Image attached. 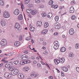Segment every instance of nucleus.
I'll return each mask as SVG.
<instances>
[{
	"label": "nucleus",
	"mask_w": 79,
	"mask_h": 79,
	"mask_svg": "<svg viewBox=\"0 0 79 79\" xmlns=\"http://www.w3.org/2000/svg\"><path fill=\"white\" fill-rule=\"evenodd\" d=\"M30 30L31 31V32H34L35 31V28H34V27H31V25H30Z\"/></svg>",
	"instance_id": "aec40b11"
},
{
	"label": "nucleus",
	"mask_w": 79,
	"mask_h": 79,
	"mask_svg": "<svg viewBox=\"0 0 79 79\" xmlns=\"http://www.w3.org/2000/svg\"><path fill=\"white\" fill-rule=\"evenodd\" d=\"M20 64L21 65H24V64H26L25 60L21 61L20 62Z\"/></svg>",
	"instance_id": "c85d7f7f"
},
{
	"label": "nucleus",
	"mask_w": 79,
	"mask_h": 79,
	"mask_svg": "<svg viewBox=\"0 0 79 79\" xmlns=\"http://www.w3.org/2000/svg\"><path fill=\"white\" fill-rule=\"evenodd\" d=\"M3 56H4V55H3V54H1V55H0V58H2V57H3Z\"/></svg>",
	"instance_id": "0e129e2a"
},
{
	"label": "nucleus",
	"mask_w": 79,
	"mask_h": 79,
	"mask_svg": "<svg viewBox=\"0 0 79 79\" xmlns=\"http://www.w3.org/2000/svg\"><path fill=\"white\" fill-rule=\"evenodd\" d=\"M24 71L25 72H27V71H29V69H28L27 68V67H25L24 68Z\"/></svg>",
	"instance_id": "72a5a7b5"
},
{
	"label": "nucleus",
	"mask_w": 79,
	"mask_h": 79,
	"mask_svg": "<svg viewBox=\"0 0 79 79\" xmlns=\"http://www.w3.org/2000/svg\"><path fill=\"white\" fill-rule=\"evenodd\" d=\"M23 40V36H22L21 35L20 36V37H19V40L20 41H21V40Z\"/></svg>",
	"instance_id": "de8ad7c7"
},
{
	"label": "nucleus",
	"mask_w": 79,
	"mask_h": 79,
	"mask_svg": "<svg viewBox=\"0 0 79 79\" xmlns=\"http://www.w3.org/2000/svg\"><path fill=\"white\" fill-rule=\"evenodd\" d=\"M37 13V11L35 10H34L31 9V13L30 14H32V15H35V14H36Z\"/></svg>",
	"instance_id": "2eb2a0df"
},
{
	"label": "nucleus",
	"mask_w": 79,
	"mask_h": 79,
	"mask_svg": "<svg viewBox=\"0 0 79 79\" xmlns=\"http://www.w3.org/2000/svg\"><path fill=\"white\" fill-rule=\"evenodd\" d=\"M73 56L74 55L73 53H70L69 56V57H70V58H72V57H73Z\"/></svg>",
	"instance_id": "c03bdc74"
},
{
	"label": "nucleus",
	"mask_w": 79,
	"mask_h": 79,
	"mask_svg": "<svg viewBox=\"0 0 79 79\" xmlns=\"http://www.w3.org/2000/svg\"><path fill=\"white\" fill-rule=\"evenodd\" d=\"M61 25L59 23H56L55 24V27L56 29H60Z\"/></svg>",
	"instance_id": "0eeeda50"
},
{
	"label": "nucleus",
	"mask_w": 79,
	"mask_h": 79,
	"mask_svg": "<svg viewBox=\"0 0 79 79\" xmlns=\"http://www.w3.org/2000/svg\"><path fill=\"white\" fill-rule=\"evenodd\" d=\"M8 55L9 56H12V55H13V54H12V53H10L8 54Z\"/></svg>",
	"instance_id": "bf43d9fd"
},
{
	"label": "nucleus",
	"mask_w": 79,
	"mask_h": 79,
	"mask_svg": "<svg viewBox=\"0 0 79 79\" xmlns=\"http://www.w3.org/2000/svg\"><path fill=\"white\" fill-rule=\"evenodd\" d=\"M43 38H41L40 39V42H43Z\"/></svg>",
	"instance_id": "4d7b16f0"
},
{
	"label": "nucleus",
	"mask_w": 79,
	"mask_h": 79,
	"mask_svg": "<svg viewBox=\"0 0 79 79\" xmlns=\"http://www.w3.org/2000/svg\"><path fill=\"white\" fill-rule=\"evenodd\" d=\"M76 3V2L74 1H72L71 2V5H74V3Z\"/></svg>",
	"instance_id": "a18cd8bd"
},
{
	"label": "nucleus",
	"mask_w": 79,
	"mask_h": 79,
	"mask_svg": "<svg viewBox=\"0 0 79 79\" xmlns=\"http://www.w3.org/2000/svg\"><path fill=\"white\" fill-rule=\"evenodd\" d=\"M20 59L21 60H26L28 59V57L26 55L24 54L20 58Z\"/></svg>",
	"instance_id": "20e7f679"
},
{
	"label": "nucleus",
	"mask_w": 79,
	"mask_h": 79,
	"mask_svg": "<svg viewBox=\"0 0 79 79\" xmlns=\"http://www.w3.org/2000/svg\"><path fill=\"white\" fill-rule=\"evenodd\" d=\"M40 8H44V6L43 5H40L39 7Z\"/></svg>",
	"instance_id": "5fc2aeb1"
},
{
	"label": "nucleus",
	"mask_w": 79,
	"mask_h": 79,
	"mask_svg": "<svg viewBox=\"0 0 79 79\" xmlns=\"http://www.w3.org/2000/svg\"><path fill=\"white\" fill-rule=\"evenodd\" d=\"M32 10V9H27L26 10V11L27 13L30 14L31 13V11Z\"/></svg>",
	"instance_id": "bb28decb"
},
{
	"label": "nucleus",
	"mask_w": 79,
	"mask_h": 79,
	"mask_svg": "<svg viewBox=\"0 0 79 79\" xmlns=\"http://www.w3.org/2000/svg\"><path fill=\"white\" fill-rule=\"evenodd\" d=\"M52 16L53 15L52 14V13H49L47 15V17H48L49 18H51L52 17Z\"/></svg>",
	"instance_id": "b1692460"
},
{
	"label": "nucleus",
	"mask_w": 79,
	"mask_h": 79,
	"mask_svg": "<svg viewBox=\"0 0 79 79\" xmlns=\"http://www.w3.org/2000/svg\"><path fill=\"white\" fill-rule=\"evenodd\" d=\"M62 70L64 72H67L68 71V69L66 67H64L62 68Z\"/></svg>",
	"instance_id": "dca6fc26"
},
{
	"label": "nucleus",
	"mask_w": 79,
	"mask_h": 79,
	"mask_svg": "<svg viewBox=\"0 0 79 79\" xmlns=\"http://www.w3.org/2000/svg\"><path fill=\"white\" fill-rule=\"evenodd\" d=\"M34 59H35V57H34V56H32L31 57V59L33 60H34Z\"/></svg>",
	"instance_id": "680f3d73"
},
{
	"label": "nucleus",
	"mask_w": 79,
	"mask_h": 79,
	"mask_svg": "<svg viewBox=\"0 0 79 79\" xmlns=\"http://www.w3.org/2000/svg\"><path fill=\"white\" fill-rule=\"evenodd\" d=\"M58 32H56L54 33V35H58Z\"/></svg>",
	"instance_id": "774afa93"
},
{
	"label": "nucleus",
	"mask_w": 79,
	"mask_h": 79,
	"mask_svg": "<svg viewBox=\"0 0 79 79\" xmlns=\"http://www.w3.org/2000/svg\"><path fill=\"white\" fill-rule=\"evenodd\" d=\"M42 22L41 21H38L37 22L36 26L40 27L42 26Z\"/></svg>",
	"instance_id": "4468645a"
},
{
	"label": "nucleus",
	"mask_w": 79,
	"mask_h": 79,
	"mask_svg": "<svg viewBox=\"0 0 79 79\" xmlns=\"http://www.w3.org/2000/svg\"><path fill=\"white\" fill-rule=\"evenodd\" d=\"M7 58V57H5L4 58H3L2 60H1L2 62H5L6 60V59Z\"/></svg>",
	"instance_id": "a19ab883"
},
{
	"label": "nucleus",
	"mask_w": 79,
	"mask_h": 79,
	"mask_svg": "<svg viewBox=\"0 0 79 79\" xmlns=\"http://www.w3.org/2000/svg\"><path fill=\"white\" fill-rule=\"evenodd\" d=\"M76 16L74 15H73L71 17V19L72 20H74L75 19H76Z\"/></svg>",
	"instance_id": "c756f323"
},
{
	"label": "nucleus",
	"mask_w": 79,
	"mask_h": 79,
	"mask_svg": "<svg viewBox=\"0 0 79 79\" xmlns=\"http://www.w3.org/2000/svg\"><path fill=\"white\" fill-rule=\"evenodd\" d=\"M49 24L48 22H45L44 24V28H47L48 27Z\"/></svg>",
	"instance_id": "6ab92c4d"
},
{
	"label": "nucleus",
	"mask_w": 79,
	"mask_h": 79,
	"mask_svg": "<svg viewBox=\"0 0 79 79\" xmlns=\"http://www.w3.org/2000/svg\"><path fill=\"white\" fill-rule=\"evenodd\" d=\"M54 45L60 46L59 42L58 41H56L54 42Z\"/></svg>",
	"instance_id": "7c9ffc66"
},
{
	"label": "nucleus",
	"mask_w": 79,
	"mask_h": 79,
	"mask_svg": "<svg viewBox=\"0 0 79 79\" xmlns=\"http://www.w3.org/2000/svg\"><path fill=\"white\" fill-rule=\"evenodd\" d=\"M25 61V64L30 63H31V60H27Z\"/></svg>",
	"instance_id": "c9c22d12"
},
{
	"label": "nucleus",
	"mask_w": 79,
	"mask_h": 79,
	"mask_svg": "<svg viewBox=\"0 0 79 79\" xmlns=\"http://www.w3.org/2000/svg\"><path fill=\"white\" fill-rule=\"evenodd\" d=\"M42 0H36L35 1V3H40V2Z\"/></svg>",
	"instance_id": "79ce46f5"
},
{
	"label": "nucleus",
	"mask_w": 79,
	"mask_h": 79,
	"mask_svg": "<svg viewBox=\"0 0 79 79\" xmlns=\"http://www.w3.org/2000/svg\"><path fill=\"white\" fill-rule=\"evenodd\" d=\"M1 23L2 26H5L6 25V23L3 20H2L1 21Z\"/></svg>",
	"instance_id": "a211bd4d"
},
{
	"label": "nucleus",
	"mask_w": 79,
	"mask_h": 79,
	"mask_svg": "<svg viewBox=\"0 0 79 79\" xmlns=\"http://www.w3.org/2000/svg\"><path fill=\"white\" fill-rule=\"evenodd\" d=\"M47 15V14H46V13L45 12H43L42 13V17L43 18H44Z\"/></svg>",
	"instance_id": "cd10ccee"
},
{
	"label": "nucleus",
	"mask_w": 79,
	"mask_h": 79,
	"mask_svg": "<svg viewBox=\"0 0 79 79\" xmlns=\"http://www.w3.org/2000/svg\"><path fill=\"white\" fill-rule=\"evenodd\" d=\"M34 73H35V72H33L31 74L30 76H34Z\"/></svg>",
	"instance_id": "49530a36"
},
{
	"label": "nucleus",
	"mask_w": 79,
	"mask_h": 79,
	"mask_svg": "<svg viewBox=\"0 0 79 79\" xmlns=\"http://www.w3.org/2000/svg\"><path fill=\"white\" fill-rule=\"evenodd\" d=\"M53 3V1L52 0L50 1L48 3L49 5H52Z\"/></svg>",
	"instance_id": "2f4dec72"
},
{
	"label": "nucleus",
	"mask_w": 79,
	"mask_h": 79,
	"mask_svg": "<svg viewBox=\"0 0 79 79\" xmlns=\"http://www.w3.org/2000/svg\"><path fill=\"white\" fill-rule=\"evenodd\" d=\"M61 75L62 76H64V73H63V72H61Z\"/></svg>",
	"instance_id": "6e6d98bb"
},
{
	"label": "nucleus",
	"mask_w": 79,
	"mask_h": 79,
	"mask_svg": "<svg viewBox=\"0 0 79 79\" xmlns=\"http://www.w3.org/2000/svg\"><path fill=\"white\" fill-rule=\"evenodd\" d=\"M20 42L19 41H16L14 43V45L15 47H19L20 45Z\"/></svg>",
	"instance_id": "9b49d317"
},
{
	"label": "nucleus",
	"mask_w": 79,
	"mask_h": 79,
	"mask_svg": "<svg viewBox=\"0 0 79 79\" xmlns=\"http://www.w3.org/2000/svg\"><path fill=\"white\" fill-rule=\"evenodd\" d=\"M3 16L5 18H8L10 17V14L6 11H4L3 12Z\"/></svg>",
	"instance_id": "39448f33"
},
{
	"label": "nucleus",
	"mask_w": 79,
	"mask_h": 79,
	"mask_svg": "<svg viewBox=\"0 0 79 79\" xmlns=\"http://www.w3.org/2000/svg\"><path fill=\"white\" fill-rule=\"evenodd\" d=\"M21 7L22 10V11H23V10L24 9V6H23V4L22 3L21 4Z\"/></svg>",
	"instance_id": "09e8293b"
},
{
	"label": "nucleus",
	"mask_w": 79,
	"mask_h": 79,
	"mask_svg": "<svg viewBox=\"0 0 79 79\" xmlns=\"http://www.w3.org/2000/svg\"><path fill=\"white\" fill-rule=\"evenodd\" d=\"M31 39V37L30 36H29L26 38V40H27V41H29V40H30Z\"/></svg>",
	"instance_id": "37998d69"
},
{
	"label": "nucleus",
	"mask_w": 79,
	"mask_h": 79,
	"mask_svg": "<svg viewBox=\"0 0 79 79\" xmlns=\"http://www.w3.org/2000/svg\"><path fill=\"white\" fill-rule=\"evenodd\" d=\"M74 7L73 6H72L70 8V10H69V12L70 13H73L74 12Z\"/></svg>",
	"instance_id": "1a4fd4ad"
},
{
	"label": "nucleus",
	"mask_w": 79,
	"mask_h": 79,
	"mask_svg": "<svg viewBox=\"0 0 79 79\" xmlns=\"http://www.w3.org/2000/svg\"><path fill=\"white\" fill-rule=\"evenodd\" d=\"M62 37L63 38H65V37H66V36H65V35H62Z\"/></svg>",
	"instance_id": "338daca9"
},
{
	"label": "nucleus",
	"mask_w": 79,
	"mask_h": 79,
	"mask_svg": "<svg viewBox=\"0 0 79 79\" xmlns=\"http://www.w3.org/2000/svg\"><path fill=\"white\" fill-rule=\"evenodd\" d=\"M43 53L44 55H47L48 54V52L47 51H45Z\"/></svg>",
	"instance_id": "603ef678"
},
{
	"label": "nucleus",
	"mask_w": 79,
	"mask_h": 79,
	"mask_svg": "<svg viewBox=\"0 0 79 79\" xmlns=\"http://www.w3.org/2000/svg\"><path fill=\"white\" fill-rule=\"evenodd\" d=\"M75 48H76L77 49V48H79V44L77 43L76 44H75Z\"/></svg>",
	"instance_id": "4c0bfd02"
},
{
	"label": "nucleus",
	"mask_w": 79,
	"mask_h": 79,
	"mask_svg": "<svg viewBox=\"0 0 79 79\" xmlns=\"http://www.w3.org/2000/svg\"><path fill=\"white\" fill-rule=\"evenodd\" d=\"M18 77L19 79H23L24 77V76L22 73H19L18 74Z\"/></svg>",
	"instance_id": "ddd939ff"
},
{
	"label": "nucleus",
	"mask_w": 79,
	"mask_h": 79,
	"mask_svg": "<svg viewBox=\"0 0 79 79\" xmlns=\"http://www.w3.org/2000/svg\"><path fill=\"white\" fill-rule=\"evenodd\" d=\"M76 70L78 73H79V67H77L76 68Z\"/></svg>",
	"instance_id": "8fccbe9b"
},
{
	"label": "nucleus",
	"mask_w": 79,
	"mask_h": 79,
	"mask_svg": "<svg viewBox=\"0 0 79 79\" xmlns=\"http://www.w3.org/2000/svg\"><path fill=\"white\" fill-rule=\"evenodd\" d=\"M38 76H39V74L37 73H35V72L34 77H38Z\"/></svg>",
	"instance_id": "e433bc0d"
},
{
	"label": "nucleus",
	"mask_w": 79,
	"mask_h": 79,
	"mask_svg": "<svg viewBox=\"0 0 79 79\" xmlns=\"http://www.w3.org/2000/svg\"><path fill=\"white\" fill-rule=\"evenodd\" d=\"M69 32L70 35H73L74 34V29L73 28L70 29L69 31Z\"/></svg>",
	"instance_id": "f8f14e48"
},
{
	"label": "nucleus",
	"mask_w": 79,
	"mask_h": 79,
	"mask_svg": "<svg viewBox=\"0 0 79 79\" xmlns=\"http://www.w3.org/2000/svg\"><path fill=\"white\" fill-rule=\"evenodd\" d=\"M33 63H34V64H36V63H37V61L35 60H34Z\"/></svg>",
	"instance_id": "69168bd1"
},
{
	"label": "nucleus",
	"mask_w": 79,
	"mask_h": 79,
	"mask_svg": "<svg viewBox=\"0 0 79 79\" xmlns=\"http://www.w3.org/2000/svg\"><path fill=\"white\" fill-rule=\"evenodd\" d=\"M18 70L14 69L13 71H11V74L13 76H15V75H16L18 74Z\"/></svg>",
	"instance_id": "423d86ee"
},
{
	"label": "nucleus",
	"mask_w": 79,
	"mask_h": 79,
	"mask_svg": "<svg viewBox=\"0 0 79 79\" xmlns=\"http://www.w3.org/2000/svg\"><path fill=\"white\" fill-rule=\"evenodd\" d=\"M19 62V61L18 60H15L14 62V63L15 64H18Z\"/></svg>",
	"instance_id": "ea45409f"
},
{
	"label": "nucleus",
	"mask_w": 79,
	"mask_h": 79,
	"mask_svg": "<svg viewBox=\"0 0 79 79\" xmlns=\"http://www.w3.org/2000/svg\"><path fill=\"white\" fill-rule=\"evenodd\" d=\"M0 44L2 45L1 47L3 48L4 46L7 44V41L5 39H2L0 42Z\"/></svg>",
	"instance_id": "f03ea898"
},
{
	"label": "nucleus",
	"mask_w": 79,
	"mask_h": 79,
	"mask_svg": "<svg viewBox=\"0 0 79 79\" xmlns=\"http://www.w3.org/2000/svg\"><path fill=\"white\" fill-rule=\"evenodd\" d=\"M43 44L44 45H47V42H44Z\"/></svg>",
	"instance_id": "864d4df0"
},
{
	"label": "nucleus",
	"mask_w": 79,
	"mask_h": 79,
	"mask_svg": "<svg viewBox=\"0 0 79 79\" xmlns=\"http://www.w3.org/2000/svg\"><path fill=\"white\" fill-rule=\"evenodd\" d=\"M4 5V2L2 0L0 1V5L1 6H3Z\"/></svg>",
	"instance_id": "473e14b6"
},
{
	"label": "nucleus",
	"mask_w": 79,
	"mask_h": 79,
	"mask_svg": "<svg viewBox=\"0 0 79 79\" xmlns=\"http://www.w3.org/2000/svg\"><path fill=\"white\" fill-rule=\"evenodd\" d=\"M20 24L18 23H16L15 25V27L17 29H18V31H19V29L20 28Z\"/></svg>",
	"instance_id": "6e6552de"
},
{
	"label": "nucleus",
	"mask_w": 79,
	"mask_h": 79,
	"mask_svg": "<svg viewBox=\"0 0 79 79\" xmlns=\"http://www.w3.org/2000/svg\"><path fill=\"white\" fill-rule=\"evenodd\" d=\"M30 2V0H24V3L26 5L28 4Z\"/></svg>",
	"instance_id": "a878e982"
},
{
	"label": "nucleus",
	"mask_w": 79,
	"mask_h": 79,
	"mask_svg": "<svg viewBox=\"0 0 79 79\" xmlns=\"http://www.w3.org/2000/svg\"><path fill=\"white\" fill-rule=\"evenodd\" d=\"M56 69L57 70V71L58 73H60V70H59V69Z\"/></svg>",
	"instance_id": "e2e57ef3"
},
{
	"label": "nucleus",
	"mask_w": 79,
	"mask_h": 79,
	"mask_svg": "<svg viewBox=\"0 0 79 79\" xmlns=\"http://www.w3.org/2000/svg\"><path fill=\"white\" fill-rule=\"evenodd\" d=\"M14 13L15 15H18L19 14V10L18 9H16L15 10Z\"/></svg>",
	"instance_id": "9d476101"
},
{
	"label": "nucleus",
	"mask_w": 79,
	"mask_h": 79,
	"mask_svg": "<svg viewBox=\"0 0 79 79\" xmlns=\"http://www.w3.org/2000/svg\"><path fill=\"white\" fill-rule=\"evenodd\" d=\"M38 66L39 67V68H40V66H41V64H37Z\"/></svg>",
	"instance_id": "052dcab7"
},
{
	"label": "nucleus",
	"mask_w": 79,
	"mask_h": 79,
	"mask_svg": "<svg viewBox=\"0 0 79 79\" xmlns=\"http://www.w3.org/2000/svg\"><path fill=\"white\" fill-rule=\"evenodd\" d=\"M55 19L56 21H58L59 19V17H58V16H56L55 17Z\"/></svg>",
	"instance_id": "f704fd0d"
},
{
	"label": "nucleus",
	"mask_w": 79,
	"mask_h": 79,
	"mask_svg": "<svg viewBox=\"0 0 79 79\" xmlns=\"http://www.w3.org/2000/svg\"><path fill=\"white\" fill-rule=\"evenodd\" d=\"M54 62L56 64H59L61 62V63H63L65 61V59L64 57L61 58L60 60L58 59H55L54 60Z\"/></svg>",
	"instance_id": "f257e3e1"
},
{
	"label": "nucleus",
	"mask_w": 79,
	"mask_h": 79,
	"mask_svg": "<svg viewBox=\"0 0 79 79\" xmlns=\"http://www.w3.org/2000/svg\"><path fill=\"white\" fill-rule=\"evenodd\" d=\"M23 15L22 14H20L18 16V19L19 21H21L23 20Z\"/></svg>",
	"instance_id": "f3484780"
},
{
	"label": "nucleus",
	"mask_w": 79,
	"mask_h": 79,
	"mask_svg": "<svg viewBox=\"0 0 79 79\" xmlns=\"http://www.w3.org/2000/svg\"><path fill=\"white\" fill-rule=\"evenodd\" d=\"M60 51L61 52H64L66 51V48L64 47H62Z\"/></svg>",
	"instance_id": "412c9836"
},
{
	"label": "nucleus",
	"mask_w": 79,
	"mask_h": 79,
	"mask_svg": "<svg viewBox=\"0 0 79 79\" xmlns=\"http://www.w3.org/2000/svg\"><path fill=\"white\" fill-rule=\"evenodd\" d=\"M53 6H54V8L55 9H56V8H58V6L57 5H56L55 6L53 5Z\"/></svg>",
	"instance_id": "3c124183"
},
{
	"label": "nucleus",
	"mask_w": 79,
	"mask_h": 79,
	"mask_svg": "<svg viewBox=\"0 0 79 79\" xmlns=\"http://www.w3.org/2000/svg\"><path fill=\"white\" fill-rule=\"evenodd\" d=\"M59 46H60L54 45V48L55 50H58V48H59Z\"/></svg>",
	"instance_id": "393cba45"
},
{
	"label": "nucleus",
	"mask_w": 79,
	"mask_h": 79,
	"mask_svg": "<svg viewBox=\"0 0 79 79\" xmlns=\"http://www.w3.org/2000/svg\"><path fill=\"white\" fill-rule=\"evenodd\" d=\"M5 67L7 68H10V65L8 64H6L5 65Z\"/></svg>",
	"instance_id": "58836bf2"
},
{
	"label": "nucleus",
	"mask_w": 79,
	"mask_h": 79,
	"mask_svg": "<svg viewBox=\"0 0 79 79\" xmlns=\"http://www.w3.org/2000/svg\"><path fill=\"white\" fill-rule=\"evenodd\" d=\"M49 79H53V77L52 76H50L49 77Z\"/></svg>",
	"instance_id": "13d9d810"
},
{
	"label": "nucleus",
	"mask_w": 79,
	"mask_h": 79,
	"mask_svg": "<svg viewBox=\"0 0 79 79\" xmlns=\"http://www.w3.org/2000/svg\"><path fill=\"white\" fill-rule=\"evenodd\" d=\"M4 77L7 79H10L11 77V75L10 73H5L4 74Z\"/></svg>",
	"instance_id": "7ed1b4c3"
},
{
	"label": "nucleus",
	"mask_w": 79,
	"mask_h": 79,
	"mask_svg": "<svg viewBox=\"0 0 79 79\" xmlns=\"http://www.w3.org/2000/svg\"><path fill=\"white\" fill-rule=\"evenodd\" d=\"M9 69L10 70V71H13V70H15V69H15V67L14 66H12L11 67H10L9 68Z\"/></svg>",
	"instance_id": "5701e85b"
},
{
	"label": "nucleus",
	"mask_w": 79,
	"mask_h": 79,
	"mask_svg": "<svg viewBox=\"0 0 79 79\" xmlns=\"http://www.w3.org/2000/svg\"><path fill=\"white\" fill-rule=\"evenodd\" d=\"M47 33V30H44L42 32V34H46Z\"/></svg>",
	"instance_id": "4be33fe9"
}]
</instances>
